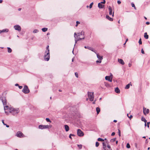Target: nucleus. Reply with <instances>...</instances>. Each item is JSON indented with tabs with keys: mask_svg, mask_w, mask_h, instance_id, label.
Returning a JSON list of instances; mask_svg holds the SVG:
<instances>
[{
	"mask_svg": "<svg viewBox=\"0 0 150 150\" xmlns=\"http://www.w3.org/2000/svg\"><path fill=\"white\" fill-rule=\"evenodd\" d=\"M38 32H39V31L38 30L35 29V30H34L33 31V33H36Z\"/></svg>",
	"mask_w": 150,
	"mask_h": 150,
	"instance_id": "obj_32",
	"label": "nucleus"
},
{
	"mask_svg": "<svg viewBox=\"0 0 150 150\" xmlns=\"http://www.w3.org/2000/svg\"><path fill=\"white\" fill-rule=\"evenodd\" d=\"M144 38L146 39H148L149 38V36L147 34V33H145L144 34Z\"/></svg>",
	"mask_w": 150,
	"mask_h": 150,
	"instance_id": "obj_22",
	"label": "nucleus"
},
{
	"mask_svg": "<svg viewBox=\"0 0 150 150\" xmlns=\"http://www.w3.org/2000/svg\"><path fill=\"white\" fill-rule=\"evenodd\" d=\"M70 136H74V134H70Z\"/></svg>",
	"mask_w": 150,
	"mask_h": 150,
	"instance_id": "obj_58",
	"label": "nucleus"
},
{
	"mask_svg": "<svg viewBox=\"0 0 150 150\" xmlns=\"http://www.w3.org/2000/svg\"><path fill=\"white\" fill-rule=\"evenodd\" d=\"M105 86L107 87L108 88L110 87V85L109 84L107 83H105Z\"/></svg>",
	"mask_w": 150,
	"mask_h": 150,
	"instance_id": "obj_26",
	"label": "nucleus"
},
{
	"mask_svg": "<svg viewBox=\"0 0 150 150\" xmlns=\"http://www.w3.org/2000/svg\"><path fill=\"white\" fill-rule=\"evenodd\" d=\"M84 33V32L83 31H81V32H80L78 33V35L77 36V37H79L81 35H83Z\"/></svg>",
	"mask_w": 150,
	"mask_h": 150,
	"instance_id": "obj_21",
	"label": "nucleus"
},
{
	"mask_svg": "<svg viewBox=\"0 0 150 150\" xmlns=\"http://www.w3.org/2000/svg\"><path fill=\"white\" fill-rule=\"evenodd\" d=\"M15 86H19L18 84L16 83V84L15 85Z\"/></svg>",
	"mask_w": 150,
	"mask_h": 150,
	"instance_id": "obj_62",
	"label": "nucleus"
},
{
	"mask_svg": "<svg viewBox=\"0 0 150 150\" xmlns=\"http://www.w3.org/2000/svg\"><path fill=\"white\" fill-rule=\"evenodd\" d=\"M115 91L116 93H119L120 92V91L119 88L118 87H116L115 89Z\"/></svg>",
	"mask_w": 150,
	"mask_h": 150,
	"instance_id": "obj_19",
	"label": "nucleus"
},
{
	"mask_svg": "<svg viewBox=\"0 0 150 150\" xmlns=\"http://www.w3.org/2000/svg\"><path fill=\"white\" fill-rule=\"evenodd\" d=\"M143 112L144 114L146 115V114H148L149 112V110L146 109V108H143Z\"/></svg>",
	"mask_w": 150,
	"mask_h": 150,
	"instance_id": "obj_11",
	"label": "nucleus"
},
{
	"mask_svg": "<svg viewBox=\"0 0 150 150\" xmlns=\"http://www.w3.org/2000/svg\"><path fill=\"white\" fill-rule=\"evenodd\" d=\"M46 54L44 56V59L45 61H48L50 58V50L49 46L48 45L46 48V50L45 52Z\"/></svg>",
	"mask_w": 150,
	"mask_h": 150,
	"instance_id": "obj_1",
	"label": "nucleus"
},
{
	"mask_svg": "<svg viewBox=\"0 0 150 150\" xmlns=\"http://www.w3.org/2000/svg\"><path fill=\"white\" fill-rule=\"evenodd\" d=\"M149 124H150V122H148L147 123V126L148 127V128L149 127Z\"/></svg>",
	"mask_w": 150,
	"mask_h": 150,
	"instance_id": "obj_51",
	"label": "nucleus"
},
{
	"mask_svg": "<svg viewBox=\"0 0 150 150\" xmlns=\"http://www.w3.org/2000/svg\"><path fill=\"white\" fill-rule=\"evenodd\" d=\"M23 133L20 131L18 132L16 134V136L20 138L23 137Z\"/></svg>",
	"mask_w": 150,
	"mask_h": 150,
	"instance_id": "obj_10",
	"label": "nucleus"
},
{
	"mask_svg": "<svg viewBox=\"0 0 150 150\" xmlns=\"http://www.w3.org/2000/svg\"><path fill=\"white\" fill-rule=\"evenodd\" d=\"M126 147L127 148H130V146L129 143H127V144Z\"/></svg>",
	"mask_w": 150,
	"mask_h": 150,
	"instance_id": "obj_40",
	"label": "nucleus"
},
{
	"mask_svg": "<svg viewBox=\"0 0 150 150\" xmlns=\"http://www.w3.org/2000/svg\"><path fill=\"white\" fill-rule=\"evenodd\" d=\"M106 18L110 21H113V18L110 17L108 15H107L106 16Z\"/></svg>",
	"mask_w": 150,
	"mask_h": 150,
	"instance_id": "obj_20",
	"label": "nucleus"
},
{
	"mask_svg": "<svg viewBox=\"0 0 150 150\" xmlns=\"http://www.w3.org/2000/svg\"><path fill=\"white\" fill-rule=\"evenodd\" d=\"M90 50H91L92 51L94 52L96 54L97 53L96 52L95 50L93 48L91 47V49Z\"/></svg>",
	"mask_w": 150,
	"mask_h": 150,
	"instance_id": "obj_38",
	"label": "nucleus"
},
{
	"mask_svg": "<svg viewBox=\"0 0 150 150\" xmlns=\"http://www.w3.org/2000/svg\"><path fill=\"white\" fill-rule=\"evenodd\" d=\"M98 140L99 141L103 142L104 141V139H103L101 138H99L98 139Z\"/></svg>",
	"mask_w": 150,
	"mask_h": 150,
	"instance_id": "obj_30",
	"label": "nucleus"
},
{
	"mask_svg": "<svg viewBox=\"0 0 150 150\" xmlns=\"http://www.w3.org/2000/svg\"><path fill=\"white\" fill-rule=\"evenodd\" d=\"M77 133L78 135L80 137H82L84 135L83 132L80 129H77Z\"/></svg>",
	"mask_w": 150,
	"mask_h": 150,
	"instance_id": "obj_6",
	"label": "nucleus"
},
{
	"mask_svg": "<svg viewBox=\"0 0 150 150\" xmlns=\"http://www.w3.org/2000/svg\"><path fill=\"white\" fill-rule=\"evenodd\" d=\"M14 28L15 30H18L19 32H20L21 31V27L19 25H14Z\"/></svg>",
	"mask_w": 150,
	"mask_h": 150,
	"instance_id": "obj_8",
	"label": "nucleus"
},
{
	"mask_svg": "<svg viewBox=\"0 0 150 150\" xmlns=\"http://www.w3.org/2000/svg\"><path fill=\"white\" fill-rule=\"evenodd\" d=\"M78 146L79 147V148L80 149H81L82 147V145H78Z\"/></svg>",
	"mask_w": 150,
	"mask_h": 150,
	"instance_id": "obj_41",
	"label": "nucleus"
},
{
	"mask_svg": "<svg viewBox=\"0 0 150 150\" xmlns=\"http://www.w3.org/2000/svg\"><path fill=\"white\" fill-rule=\"evenodd\" d=\"M8 31V29H4L2 30H0V33L4 32H7Z\"/></svg>",
	"mask_w": 150,
	"mask_h": 150,
	"instance_id": "obj_15",
	"label": "nucleus"
},
{
	"mask_svg": "<svg viewBox=\"0 0 150 150\" xmlns=\"http://www.w3.org/2000/svg\"><path fill=\"white\" fill-rule=\"evenodd\" d=\"M96 63H100L101 62V61L99 60V61L97 60L96 61Z\"/></svg>",
	"mask_w": 150,
	"mask_h": 150,
	"instance_id": "obj_49",
	"label": "nucleus"
},
{
	"mask_svg": "<svg viewBox=\"0 0 150 150\" xmlns=\"http://www.w3.org/2000/svg\"><path fill=\"white\" fill-rule=\"evenodd\" d=\"M84 38H85L84 37H83V38H80L79 37V38H78V40H79H79H81L84 39Z\"/></svg>",
	"mask_w": 150,
	"mask_h": 150,
	"instance_id": "obj_39",
	"label": "nucleus"
},
{
	"mask_svg": "<svg viewBox=\"0 0 150 150\" xmlns=\"http://www.w3.org/2000/svg\"><path fill=\"white\" fill-rule=\"evenodd\" d=\"M48 30V28H43L42 29V31L43 32H45L46 31Z\"/></svg>",
	"mask_w": 150,
	"mask_h": 150,
	"instance_id": "obj_24",
	"label": "nucleus"
},
{
	"mask_svg": "<svg viewBox=\"0 0 150 150\" xmlns=\"http://www.w3.org/2000/svg\"><path fill=\"white\" fill-rule=\"evenodd\" d=\"M139 43L140 45H141L142 44V41L141 40V38L139 40Z\"/></svg>",
	"mask_w": 150,
	"mask_h": 150,
	"instance_id": "obj_43",
	"label": "nucleus"
},
{
	"mask_svg": "<svg viewBox=\"0 0 150 150\" xmlns=\"http://www.w3.org/2000/svg\"><path fill=\"white\" fill-rule=\"evenodd\" d=\"M64 128L65 129V131L66 132H68L69 130V126L67 125H64Z\"/></svg>",
	"mask_w": 150,
	"mask_h": 150,
	"instance_id": "obj_16",
	"label": "nucleus"
},
{
	"mask_svg": "<svg viewBox=\"0 0 150 150\" xmlns=\"http://www.w3.org/2000/svg\"><path fill=\"white\" fill-rule=\"evenodd\" d=\"M76 33H74V37L75 38H76Z\"/></svg>",
	"mask_w": 150,
	"mask_h": 150,
	"instance_id": "obj_55",
	"label": "nucleus"
},
{
	"mask_svg": "<svg viewBox=\"0 0 150 150\" xmlns=\"http://www.w3.org/2000/svg\"><path fill=\"white\" fill-rule=\"evenodd\" d=\"M46 120L47 122H51V121L49 118H46Z\"/></svg>",
	"mask_w": 150,
	"mask_h": 150,
	"instance_id": "obj_34",
	"label": "nucleus"
},
{
	"mask_svg": "<svg viewBox=\"0 0 150 150\" xmlns=\"http://www.w3.org/2000/svg\"><path fill=\"white\" fill-rule=\"evenodd\" d=\"M88 94L90 100L93 101L94 98V93L88 92Z\"/></svg>",
	"mask_w": 150,
	"mask_h": 150,
	"instance_id": "obj_4",
	"label": "nucleus"
},
{
	"mask_svg": "<svg viewBox=\"0 0 150 150\" xmlns=\"http://www.w3.org/2000/svg\"><path fill=\"white\" fill-rule=\"evenodd\" d=\"M130 87V84L129 83L127 84L125 87V88L126 89H128Z\"/></svg>",
	"mask_w": 150,
	"mask_h": 150,
	"instance_id": "obj_29",
	"label": "nucleus"
},
{
	"mask_svg": "<svg viewBox=\"0 0 150 150\" xmlns=\"http://www.w3.org/2000/svg\"><path fill=\"white\" fill-rule=\"evenodd\" d=\"M107 147L109 149V150H111V149L110 148V145H108L107 146Z\"/></svg>",
	"mask_w": 150,
	"mask_h": 150,
	"instance_id": "obj_46",
	"label": "nucleus"
},
{
	"mask_svg": "<svg viewBox=\"0 0 150 150\" xmlns=\"http://www.w3.org/2000/svg\"><path fill=\"white\" fill-rule=\"evenodd\" d=\"M141 120L142 121H144V122H146L147 121L144 117H142Z\"/></svg>",
	"mask_w": 150,
	"mask_h": 150,
	"instance_id": "obj_28",
	"label": "nucleus"
},
{
	"mask_svg": "<svg viewBox=\"0 0 150 150\" xmlns=\"http://www.w3.org/2000/svg\"><path fill=\"white\" fill-rule=\"evenodd\" d=\"M103 149H105V148H106V144L104 143V142H103Z\"/></svg>",
	"mask_w": 150,
	"mask_h": 150,
	"instance_id": "obj_27",
	"label": "nucleus"
},
{
	"mask_svg": "<svg viewBox=\"0 0 150 150\" xmlns=\"http://www.w3.org/2000/svg\"><path fill=\"white\" fill-rule=\"evenodd\" d=\"M76 23L77 24H80V22H79V21H77L76 22Z\"/></svg>",
	"mask_w": 150,
	"mask_h": 150,
	"instance_id": "obj_57",
	"label": "nucleus"
},
{
	"mask_svg": "<svg viewBox=\"0 0 150 150\" xmlns=\"http://www.w3.org/2000/svg\"><path fill=\"white\" fill-rule=\"evenodd\" d=\"M131 66H132V64L131 63H129L128 64V66L129 67H130Z\"/></svg>",
	"mask_w": 150,
	"mask_h": 150,
	"instance_id": "obj_54",
	"label": "nucleus"
},
{
	"mask_svg": "<svg viewBox=\"0 0 150 150\" xmlns=\"http://www.w3.org/2000/svg\"><path fill=\"white\" fill-rule=\"evenodd\" d=\"M93 4V2H92L91 3V4H90V6H89L90 8H92V5Z\"/></svg>",
	"mask_w": 150,
	"mask_h": 150,
	"instance_id": "obj_37",
	"label": "nucleus"
},
{
	"mask_svg": "<svg viewBox=\"0 0 150 150\" xmlns=\"http://www.w3.org/2000/svg\"><path fill=\"white\" fill-rule=\"evenodd\" d=\"M97 56L98 59L100 60L101 61L103 59V57L101 56H100L98 54H96Z\"/></svg>",
	"mask_w": 150,
	"mask_h": 150,
	"instance_id": "obj_18",
	"label": "nucleus"
},
{
	"mask_svg": "<svg viewBox=\"0 0 150 150\" xmlns=\"http://www.w3.org/2000/svg\"><path fill=\"white\" fill-rule=\"evenodd\" d=\"M22 91L23 93L25 94L28 93L30 92V90L29 89L27 86L25 85L24 86L22 90Z\"/></svg>",
	"mask_w": 150,
	"mask_h": 150,
	"instance_id": "obj_5",
	"label": "nucleus"
},
{
	"mask_svg": "<svg viewBox=\"0 0 150 150\" xmlns=\"http://www.w3.org/2000/svg\"><path fill=\"white\" fill-rule=\"evenodd\" d=\"M118 62L122 64V65H124L125 64V62H124L123 60L122 59H118Z\"/></svg>",
	"mask_w": 150,
	"mask_h": 150,
	"instance_id": "obj_13",
	"label": "nucleus"
},
{
	"mask_svg": "<svg viewBox=\"0 0 150 150\" xmlns=\"http://www.w3.org/2000/svg\"><path fill=\"white\" fill-rule=\"evenodd\" d=\"M104 5H103L101 4L100 3H98V7L100 8H103L104 7Z\"/></svg>",
	"mask_w": 150,
	"mask_h": 150,
	"instance_id": "obj_17",
	"label": "nucleus"
},
{
	"mask_svg": "<svg viewBox=\"0 0 150 150\" xmlns=\"http://www.w3.org/2000/svg\"><path fill=\"white\" fill-rule=\"evenodd\" d=\"M8 49V52L9 53H11L12 52V50L9 47H7Z\"/></svg>",
	"mask_w": 150,
	"mask_h": 150,
	"instance_id": "obj_25",
	"label": "nucleus"
},
{
	"mask_svg": "<svg viewBox=\"0 0 150 150\" xmlns=\"http://www.w3.org/2000/svg\"><path fill=\"white\" fill-rule=\"evenodd\" d=\"M99 143L97 142H96V147H98L99 145Z\"/></svg>",
	"mask_w": 150,
	"mask_h": 150,
	"instance_id": "obj_36",
	"label": "nucleus"
},
{
	"mask_svg": "<svg viewBox=\"0 0 150 150\" xmlns=\"http://www.w3.org/2000/svg\"><path fill=\"white\" fill-rule=\"evenodd\" d=\"M141 52L143 54H144V51L143 49H142V50H141Z\"/></svg>",
	"mask_w": 150,
	"mask_h": 150,
	"instance_id": "obj_48",
	"label": "nucleus"
},
{
	"mask_svg": "<svg viewBox=\"0 0 150 150\" xmlns=\"http://www.w3.org/2000/svg\"><path fill=\"white\" fill-rule=\"evenodd\" d=\"M75 44L74 45V46H75V44L78 41H79L78 40H77V39H76V38H75Z\"/></svg>",
	"mask_w": 150,
	"mask_h": 150,
	"instance_id": "obj_44",
	"label": "nucleus"
},
{
	"mask_svg": "<svg viewBox=\"0 0 150 150\" xmlns=\"http://www.w3.org/2000/svg\"><path fill=\"white\" fill-rule=\"evenodd\" d=\"M11 108H9L8 106V105H5L4 106V110H5V112L7 114H8V112L7 111H6V110H8L9 111V112H10V110H11L10 109Z\"/></svg>",
	"mask_w": 150,
	"mask_h": 150,
	"instance_id": "obj_7",
	"label": "nucleus"
},
{
	"mask_svg": "<svg viewBox=\"0 0 150 150\" xmlns=\"http://www.w3.org/2000/svg\"><path fill=\"white\" fill-rule=\"evenodd\" d=\"M131 5H132V7H134V8L135 9H136V7H135V5L133 3H132L131 4Z\"/></svg>",
	"mask_w": 150,
	"mask_h": 150,
	"instance_id": "obj_35",
	"label": "nucleus"
},
{
	"mask_svg": "<svg viewBox=\"0 0 150 150\" xmlns=\"http://www.w3.org/2000/svg\"><path fill=\"white\" fill-rule=\"evenodd\" d=\"M109 11V14L110 15H111L112 14V17L114 16V12L112 13V7L110 6H109L108 8Z\"/></svg>",
	"mask_w": 150,
	"mask_h": 150,
	"instance_id": "obj_9",
	"label": "nucleus"
},
{
	"mask_svg": "<svg viewBox=\"0 0 150 150\" xmlns=\"http://www.w3.org/2000/svg\"><path fill=\"white\" fill-rule=\"evenodd\" d=\"M84 48L86 49H87L89 50H90L91 49V47H90L89 46H84Z\"/></svg>",
	"mask_w": 150,
	"mask_h": 150,
	"instance_id": "obj_31",
	"label": "nucleus"
},
{
	"mask_svg": "<svg viewBox=\"0 0 150 150\" xmlns=\"http://www.w3.org/2000/svg\"><path fill=\"white\" fill-rule=\"evenodd\" d=\"M96 111L97 114H98L100 111V109L99 107H97L96 108Z\"/></svg>",
	"mask_w": 150,
	"mask_h": 150,
	"instance_id": "obj_23",
	"label": "nucleus"
},
{
	"mask_svg": "<svg viewBox=\"0 0 150 150\" xmlns=\"http://www.w3.org/2000/svg\"><path fill=\"white\" fill-rule=\"evenodd\" d=\"M52 127L51 125H40L39 126L38 128L41 129H50Z\"/></svg>",
	"mask_w": 150,
	"mask_h": 150,
	"instance_id": "obj_3",
	"label": "nucleus"
},
{
	"mask_svg": "<svg viewBox=\"0 0 150 150\" xmlns=\"http://www.w3.org/2000/svg\"><path fill=\"white\" fill-rule=\"evenodd\" d=\"M127 116H128V117L130 118V119H131V118H132V115H130V116L129 117L128 116V114H127Z\"/></svg>",
	"mask_w": 150,
	"mask_h": 150,
	"instance_id": "obj_47",
	"label": "nucleus"
},
{
	"mask_svg": "<svg viewBox=\"0 0 150 150\" xmlns=\"http://www.w3.org/2000/svg\"><path fill=\"white\" fill-rule=\"evenodd\" d=\"M18 87H19V88L20 89H21V88H23V86H18Z\"/></svg>",
	"mask_w": 150,
	"mask_h": 150,
	"instance_id": "obj_53",
	"label": "nucleus"
},
{
	"mask_svg": "<svg viewBox=\"0 0 150 150\" xmlns=\"http://www.w3.org/2000/svg\"><path fill=\"white\" fill-rule=\"evenodd\" d=\"M146 25H148L150 24V23L149 22H146Z\"/></svg>",
	"mask_w": 150,
	"mask_h": 150,
	"instance_id": "obj_56",
	"label": "nucleus"
},
{
	"mask_svg": "<svg viewBox=\"0 0 150 150\" xmlns=\"http://www.w3.org/2000/svg\"><path fill=\"white\" fill-rule=\"evenodd\" d=\"M1 100H2L4 106L6 105L7 100L5 98H3Z\"/></svg>",
	"mask_w": 150,
	"mask_h": 150,
	"instance_id": "obj_12",
	"label": "nucleus"
},
{
	"mask_svg": "<svg viewBox=\"0 0 150 150\" xmlns=\"http://www.w3.org/2000/svg\"><path fill=\"white\" fill-rule=\"evenodd\" d=\"M4 120H2V123H3V124L4 125V124H5V123L4 122Z\"/></svg>",
	"mask_w": 150,
	"mask_h": 150,
	"instance_id": "obj_61",
	"label": "nucleus"
},
{
	"mask_svg": "<svg viewBox=\"0 0 150 150\" xmlns=\"http://www.w3.org/2000/svg\"><path fill=\"white\" fill-rule=\"evenodd\" d=\"M135 146L136 148H137V143H135Z\"/></svg>",
	"mask_w": 150,
	"mask_h": 150,
	"instance_id": "obj_59",
	"label": "nucleus"
},
{
	"mask_svg": "<svg viewBox=\"0 0 150 150\" xmlns=\"http://www.w3.org/2000/svg\"><path fill=\"white\" fill-rule=\"evenodd\" d=\"M113 122H117V120H114L113 121Z\"/></svg>",
	"mask_w": 150,
	"mask_h": 150,
	"instance_id": "obj_63",
	"label": "nucleus"
},
{
	"mask_svg": "<svg viewBox=\"0 0 150 150\" xmlns=\"http://www.w3.org/2000/svg\"><path fill=\"white\" fill-rule=\"evenodd\" d=\"M116 139V138H113V139H111L110 142H115V141Z\"/></svg>",
	"mask_w": 150,
	"mask_h": 150,
	"instance_id": "obj_33",
	"label": "nucleus"
},
{
	"mask_svg": "<svg viewBox=\"0 0 150 150\" xmlns=\"http://www.w3.org/2000/svg\"><path fill=\"white\" fill-rule=\"evenodd\" d=\"M118 135L120 137L121 136V131L119 129H118Z\"/></svg>",
	"mask_w": 150,
	"mask_h": 150,
	"instance_id": "obj_42",
	"label": "nucleus"
},
{
	"mask_svg": "<svg viewBox=\"0 0 150 150\" xmlns=\"http://www.w3.org/2000/svg\"><path fill=\"white\" fill-rule=\"evenodd\" d=\"M115 134V132H113L112 133V134H111V135L112 136H114Z\"/></svg>",
	"mask_w": 150,
	"mask_h": 150,
	"instance_id": "obj_50",
	"label": "nucleus"
},
{
	"mask_svg": "<svg viewBox=\"0 0 150 150\" xmlns=\"http://www.w3.org/2000/svg\"><path fill=\"white\" fill-rule=\"evenodd\" d=\"M117 3L118 4H121V2L120 1H119V0H118L117 1Z\"/></svg>",
	"mask_w": 150,
	"mask_h": 150,
	"instance_id": "obj_52",
	"label": "nucleus"
},
{
	"mask_svg": "<svg viewBox=\"0 0 150 150\" xmlns=\"http://www.w3.org/2000/svg\"><path fill=\"white\" fill-rule=\"evenodd\" d=\"M75 74L76 76L78 78V74L77 72H75Z\"/></svg>",
	"mask_w": 150,
	"mask_h": 150,
	"instance_id": "obj_45",
	"label": "nucleus"
},
{
	"mask_svg": "<svg viewBox=\"0 0 150 150\" xmlns=\"http://www.w3.org/2000/svg\"><path fill=\"white\" fill-rule=\"evenodd\" d=\"M10 112L13 115H15L17 114L19 112V110L18 108H11L10 109Z\"/></svg>",
	"mask_w": 150,
	"mask_h": 150,
	"instance_id": "obj_2",
	"label": "nucleus"
},
{
	"mask_svg": "<svg viewBox=\"0 0 150 150\" xmlns=\"http://www.w3.org/2000/svg\"><path fill=\"white\" fill-rule=\"evenodd\" d=\"M105 79L106 80H108L109 81L111 82L112 81V78L110 79V77L109 76H106L105 77Z\"/></svg>",
	"mask_w": 150,
	"mask_h": 150,
	"instance_id": "obj_14",
	"label": "nucleus"
},
{
	"mask_svg": "<svg viewBox=\"0 0 150 150\" xmlns=\"http://www.w3.org/2000/svg\"><path fill=\"white\" fill-rule=\"evenodd\" d=\"M96 100H95L93 102V104H95L96 103L95 102H96Z\"/></svg>",
	"mask_w": 150,
	"mask_h": 150,
	"instance_id": "obj_60",
	"label": "nucleus"
},
{
	"mask_svg": "<svg viewBox=\"0 0 150 150\" xmlns=\"http://www.w3.org/2000/svg\"><path fill=\"white\" fill-rule=\"evenodd\" d=\"M71 136H70V135L69 134V138L71 139L72 138H71Z\"/></svg>",
	"mask_w": 150,
	"mask_h": 150,
	"instance_id": "obj_64",
	"label": "nucleus"
}]
</instances>
